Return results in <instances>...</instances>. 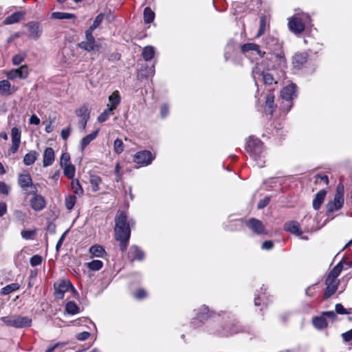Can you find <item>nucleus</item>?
Masks as SVG:
<instances>
[{"label":"nucleus","mask_w":352,"mask_h":352,"mask_svg":"<svg viewBox=\"0 0 352 352\" xmlns=\"http://www.w3.org/2000/svg\"><path fill=\"white\" fill-rule=\"evenodd\" d=\"M252 76L256 82L257 80L261 77L263 82L267 85H272L275 82L274 77L268 72H260L258 67H255L252 71Z\"/></svg>","instance_id":"ddd939ff"},{"label":"nucleus","mask_w":352,"mask_h":352,"mask_svg":"<svg viewBox=\"0 0 352 352\" xmlns=\"http://www.w3.org/2000/svg\"><path fill=\"white\" fill-rule=\"evenodd\" d=\"M34 197L30 200L31 207L36 211L41 210L45 206V201L43 197L34 194Z\"/></svg>","instance_id":"f3484780"},{"label":"nucleus","mask_w":352,"mask_h":352,"mask_svg":"<svg viewBox=\"0 0 352 352\" xmlns=\"http://www.w3.org/2000/svg\"><path fill=\"white\" fill-rule=\"evenodd\" d=\"M1 320L7 325L16 328L29 327L32 325V319L28 316L19 315L6 316Z\"/></svg>","instance_id":"f03ea898"},{"label":"nucleus","mask_w":352,"mask_h":352,"mask_svg":"<svg viewBox=\"0 0 352 352\" xmlns=\"http://www.w3.org/2000/svg\"><path fill=\"white\" fill-rule=\"evenodd\" d=\"M52 17L56 19H72L75 18V15L67 12H55L52 13Z\"/></svg>","instance_id":"e433bc0d"},{"label":"nucleus","mask_w":352,"mask_h":352,"mask_svg":"<svg viewBox=\"0 0 352 352\" xmlns=\"http://www.w3.org/2000/svg\"><path fill=\"white\" fill-rule=\"evenodd\" d=\"M343 269V261L338 263L329 273L327 278L333 280H338L337 278Z\"/></svg>","instance_id":"cd10ccee"},{"label":"nucleus","mask_w":352,"mask_h":352,"mask_svg":"<svg viewBox=\"0 0 352 352\" xmlns=\"http://www.w3.org/2000/svg\"><path fill=\"white\" fill-rule=\"evenodd\" d=\"M54 295L57 299H63L65 292L72 289L74 291L72 285L69 280H61L58 284H54Z\"/></svg>","instance_id":"1a4fd4ad"},{"label":"nucleus","mask_w":352,"mask_h":352,"mask_svg":"<svg viewBox=\"0 0 352 352\" xmlns=\"http://www.w3.org/2000/svg\"><path fill=\"white\" fill-rule=\"evenodd\" d=\"M71 131H72V129H71L70 126H69L68 127H67L65 129H62L61 138H63V140L66 141L68 139V138L71 133Z\"/></svg>","instance_id":"864d4df0"},{"label":"nucleus","mask_w":352,"mask_h":352,"mask_svg":"<svg viewBox=\"0 0 352 352\" xmlns=\"http://www.w3.org/2000/svg\"><path fill=\"white\" fill-rule=\"evenodd\" d=\"M14 215L16 219L21 222H24L26 218L25 214L21 210H15Z\"/></svg>","instance_id":"603ef678"},{"label":"nucleus","mask_w":352,"mask_h":352,"mask_svg":"<svg viewBox=\"0 0 352 352\" xmlns=\"http://www.w3.org/2000/svg\"><path fill=\"white\" fill-rule=\"evenodd\" d=\"M313 324L317 329H324L327 326V320L323 316L314 318Z\"/></svg>","instance_id":"4c0bfd02"},{"label":"nucleus","mask_w":352,"mask_h":352,"mask_svg":"<svg viewBox=\"0 0 352 352\" xmlns=\"http://www.w3.org/2000/svg\"><path fill=\"white\" fill-rule=\"evenodd\" d=\"M61 167H63L67 165H69L70 164V155L67 153H64L62 154L60 162Z\"/></svg>","instance_id":"3c124183"},{"label":"nucleus","mask_w":352,"mask_h":352,"mask_svg":"<svg viewBox=\"0 0 352 352\" xmlns=\"http://www.w3.org/2000/svg\"><path fill=\"white\" fill-rule=\"evenodd\" d=\"M339 283V280H333L328 278H326L325 284L327 287L324 294V298H328L336 293Z\"/></svg>","instance_id":"4468645a"},{"label":"nucleus","mask_w":352,"mask_h":352,"mask_svg":"<svg viewBox=\"0 0 352 352\" xmlns=\"http://www.w3.org/2000/svg\"><path fill=\"white\" fill-rule=\"evenodd\" d=\"M155 158V156L151 151L144 150L137 152L133 156V161L142 166H146L151 164Z\"/></svg>","instance_id":"0eeeda50"},{"label":"nucleus","mask_w":352,"mask_h":352,"mask_svg":"<svg viewBox=\"0 0 352 352\" xmlns=\"http://www.w3.org/2000/svg\"><path fill=\"white\" fill-rule=\"evenodd\" d=\"M104 19V14L100 13L96 16L93 24L87 30L89 32H93L97 28L100 26L102 21Z\"/></svg>","instance_id":"72a5a7b5"},{"label":"nucleus","mask_w":352,"mask_h":352,"mask_svg":"<svg viewBox=\"0 0 352 352\" xmlns=\"http://www.w3.org/2000/svg\"><path fill=\"white\" fill-rule=\"evenodd\" d=\"M309 21L308 15L303 14L302 16H294L289 19L288 26L289 30L295 34L302 33L305 28V24Z\"/></svg>","instance_id":"7ed1b4c3"},{"label":"nucleus","mask_w":352,"mask_h":352,"mask_svg":"<svg viewBox=\"0 0 352 352\" xmlns=\"http://www.w3.org/2000/svg\"><path fill=\"white\" fill-rule=\"evenodd\" d=\"M26 57L25 53H19L12 57V62L14 65H19L24 61Z\"/></svg>","instance_id":"a18cd8bd"},{"label":"nucleus","mask_w":352,"mask_h":352,"mask_svg":"<svg viewBox=\"0 0 352 352\" xmlns=\"http://www.w3.org/2000/svg\"><path fill=\"white\" fill-rule=\"evenodd\" d=\"M323 316L329 318L331 320H335V318L337 317L336 313H335L333 311L324 312Z\"/></svg>","instance_id":"774afa93"},{"label":"nucleus","mask_w":352,"mask_h":352,"mask_svg":"<svg viewBox=\"0 0 352 352\" xmlns=\"http://www.w3.org/2000/svg\"><path fill=\"white\" fill-rule=\"evenodd\" d=\"M43 258L41 256L38 254L34 255L30 260V265L32 267L38 266L41 264Z\"/></svg>","instance_id":"09e8293b"},{"label":"nucleus","mask_w":352,"mask_h":352,"mask_svg":"<svg viewBox=\"0 0 352 352\" xmlns=\"http://www.w3.org/2000/svg\"><path fill=\"white\" fill-rule=\"evenodd\" d=\"M10 190V188L4 182H0V193L3 195H8Z\"/></svg>","instance_id":"680f3d73"},{"label":"nucleus","mask_w":352,"mask_h":352,"mask_svg":"<svg viewBox=\"0 0 352 352\" xmlns=\"http://www.w3.org/2000/svg\"><path fill=\"white\" fill-rule=\"evenodd\" d=\"M85 265L92 271L100 270L103 267V263L100 260H93L91 262L85 263Z\"/></svg>","instance_id":"f704fd0d"},{"label":"nucleus","mask_w":352,"mask_h":352,"mask_svg":"<svg viewBox=\"0 0 352 352\" xmlns=\"http://www.w3.org/2000/svg\"><path fill=\"white\" fill-rule=\"evenodd\" d=\"M35 230H23L21 231V233L22 238L26 240L32 239L33 236L35 235Z\"/></svg>","instance_id":"8fccbe9b"},{"label":"nucleus","mask_w":352,"mask_h":352,"mask_svg":"<svg viewBox=\"0 0 352 352\" xmlns=\"http://www.w3.org/2000/svg\"><path fill=\"white\" fill-rule=\"evenodd\" d=\"M29 71L26 65H23L17 69H12L7 73V77L10 80H14L16 78L25 79L28 76Z\"/></svg>","instance_id":"9d476101"},{"label":"nucleus","mask_w":352,"mask_h":352,"mask_svg":"<svg viewBox=\"0 0 352 352\" xmlns=\"http://www.w3.org/2000/svg\"><path fill=\"white\" fill-rule=\"evenodd\" d=\"M270 202V198L265 197L263 199L261 200L258 204V208L261 209L265 208Z\"/></svg>","instance_id":"69168bd1"},{"label":"nucleus","mask_w":352,"mask_h":352,"mask_svg":"<svg viewBox=\"0 0 352 352\" xmlns=\"http://www.w3.org/2000/svg\"><path fill=\"white\" fill-rule=\"evenodd\" d=\"M65 311L69 314L74 315L78 313L79 308L74 302L69 301L65 305Z\"/></svg>","instance_id":"58836bf2"},{"label":"nucleus","mask_w":352,"mask_h":352,"mask_svg":"<svg viewBox=\"0 0 352 352\" xmlns=\"http://www.w3.org/2000/svg\"><path fill=\"white\" fill-rule=\"evenodd\" d=\"M155 17V13L152 10L146 7L144 10V20L146 23H151Z\"/></svg>","instance_id":"a19ab883"},{"label":"nucleus","mask_w":352,"mask_h":352,"mask_svg":"<svg viewBox=\"0 0 352 352\" xmlns=\"http://www.w3.org/2000/svg\"><path fill=\"white\" fill-rule=\"evenodd\" d=\"M269 29V23L266 16L262 15L259 21V29L256 35V38L260 37Z\"/></svg>","instance_id":"a878e982"},{"label":"nucleus","mask_w":352,"mask_h":352,"mask_svg":"<svg viewBox=\"0 0 352 352\" xmlns=\"http://www.w3.org/2000/svg\"><path fill=\"white\" fill-rule=\"evenodd\" d=\"M39 156V153L36 151H30L25 155L23 162L25 166L33 164Z\"/></svg>","instance_id":"412c9836"},{"label":"nucleus","mask_w":352,"mask_h":352,"mask_svg":"<svg viewBox=\"0 0 352 352\" xmlns=\"http://www.w3.org/2000/svg\"><path fill=\"white\" fill-rule=\"evenodd\" d=\"M144 257V252L136 245H133L130 248L128 252V258L131 261L135 260L142 261Z\"/></svg>","instance_id":"dca6fc26"},{"label":"nucleus","mask_w":352,"mask_h":352,"mask_svg":"<svg viewBox=\"0 0 352 352\" xmlns=\"http://www.w3.org/2000/svg\"><path fill=\"white\" fill-rule=\"evenodd\" d=\"M285 230L296 236H300L302 234L300 224L294 221L286 223L285 224Z\"/></svg>","instance_id":"aec40b11"},{"label":"nucleus","mask_w":352,"mask_h":352,"mask_svg":"<svg viewBox=\"0 0 352 352\" xmlns=\"http://www.w3.org/2000/svg\"><path fill=\"white\" fill-rule=\"evenodd\" d=\"M76 113L77 116L80 117V118L89 119V110L85 106H83L77 109Z\"/></svg>","instance_id":"37998d69"},{"label":"nucleus","mask_w":352,"mask_h":352,"mask_svg":"<svg viewBox=\"0 0 352 352\" xmlns=\"http://www.w3.org/2000/svg\"><path fill=\"white\" fill-rule=\"evenodd\" d=\"M274 247V243L272 241H265L262 243V249L270 250Z\"/></svg>","instance_id":"0e129e2a"},{"label":"nucleus","mask_w":352,"mask_h":352,"mask_svg":"<svg viewBox=\"0 0 352 352\" xmlns=\"http://www.w3.org/2000/svg\"><path fill=\"white\" fill-rule=\"evenodd\" d=\"M246 149L250 156L257 160L263 153V143L258 139L251 138L247 142Z\"/></svg>","instance_id":"20e7f679"},{"label":"nucleus","mask_w":352,"mask_h":352,"mask_svg":"<svg viewBox=\"0 0 352 352\" xmlns=\"http://www.w3.org/2000/svg\"><path fill=\"white\" fill-rule=\"evenodd\" d=\"M120 100L121 99L118 91H115L113 92L111 95L109 96V101L110 103V107L109 104H108L107 106L110 109L114 110L116 109L117 106L120 103Z\"/></svg>","instance_id":"bb28decb"},{"label":"nucleus","mask_w":352,"mask_h":352,"mask_svg":"<svg viewBox=\"0 0 352 352\" xmlns=\"http://www.w3.org/2000/svg\"><path fill=\"white\" fill-rule=\"evenodd\" d=\"M21 130L17 127H13L11 130L12 145L9 150L12 153H15L18 151L21 143Z\"/></svg>","instance_id":"f8f14e48"},{"label":"nucleus","mask_w":352,"mask_h":352,"mask_svg":"<svg viewBox=\"0 0 352 352\" xmlns=\"http://www.w3.org/2000/svg\"><path fill=\"white\" fill-rule=\"evenodd\" d=\"M98 133V131L96 130L82 138L80 144L81 151H83L85 148V147L96 138Z\"/></svg>","instance_id":"c756f323"},{"label":"nucleus","mask_w":352,"mask_h":352,"mask_svg":"<svg viewBox=\"0 0 352 352\" xmlns=\"http://www.w3.org/2000/svg\"><path fill=\"white\" fill-rule=\"evenodd\" d=\"M24 16V13L22 12H16L7 17L3 23L6 25L13 24L20 21Z\"/></svg>","instance_id":"b1692460"},{"label":"nucleus","mask_w":352,"mask_h":352,"mask_svg":"<svg viewBox=\"0 0 352 352\" xmlns=\"http://www.w3.org/2000/svg\"><path fill=\"white\" fill-rule=\"evenodd\" d=\"M20 288V285L16 283H13L3 287L1 290V293L3 295H8L13 292L18 290Z\"/></svg>","instance_id":"473e14b6"},{"label":"nucleus","mask_w":352,"mask_h":352,"mask_svg":"<svg viewBox=\"0 0 352 352\" xmlns=\"http://www.w3.org/2000/svg\"><path fill=\"white\" fill-rule=\"evenodd\" d=\"M246 226L257 234H267V232L263 223L255 219L251 218L245 222Z\"/></svg>","instance_id":"9b49d317"},{"label":"nucleus","mask_w":352,"mask_h":352,"mask_svg":"<svg viewBox=\"0 0 352 352\" xmlns=\"http://www.w3.org/2000/svg\"><path fill=\"white\" fill-rule=\"evenodd\" d=\"M307 62V55L303 53L296 54L293 57L292 63L294 67L300 68Z\"/></svg>","instance_id":"4be33fe9"},{"label":"nucleus","mask_w":352,"mask_h":352,"mask_svg":"<svg viewBox=\"0 0 352 352\" xmlns=\"http://www.w3.org/2000/svg\"><path fill=\"white\" fill-rule=\"evenodd\" d=\"M19 185L23 190H28L31 188L29 193L36 194L37 192L36 187L32 184L31 176L28 173L20 174L18 179Z\"/></svg>","instance_id":"6e6552de"},{"label":"nucleus","mask_w":352,"mask_h":352,"mask_svg":"<svg viewBox=\"0 0 352 352\" xmlns=\"http://www.w3.org/2000/svg\"><path fill=\"white\" fill-rule=\"evenodd\" d=\"M67 230L65 231L62 235L60 237L59 240L58 241L57 243H56V250L57 252L59 251L65 237H66V235L67 234Z\"/></svg>","instance_id":"052dcab7"},{"label":"nucleus","mask_w":352,"mask_h":352,"mask_svg":"<svg viewBox=\"0 0 352 352\" xmlns=\"http://www.w3.org/2000/svg\"><path fill=\"white\" fill-rule=\"evenodd\" d=\"M280 96L285 101L284 107H287V110H289L292 107V102L291 100L297 96L296 85L294 83H291L283 87L281 90Z\"/></svg>","instance_id":"39448f33"},{"label":"nucleus","mask_w":352,"mask_h":352,"mask_svg":"<svg viewBox=\"0 0 352 352\" xmlns=\"http://www.w3.org/2000/svg\"><path fill=\"white\" fill-rule=\"evenodd\" d=\"M326 195V191L324 190H320L316 195L313 200V208L315 210H318L323 203Z\"/></svg>","instance_id":"393cba45"},{"label":"nucleus","mask_w":352,"mask_h":352,"mask_svg":"<svg viewBox=\"0 0 352 352\" xmlns=\"http://www.w3.org/2000/svg\"><path fill=\"white\" fill-rule=\"evenodd\" d=\"M87 120H88V119H85V118H80V120H79L78 125V128L81 131H83L85 129Z\"/></svg>","instance_id":"338daca9"},{"label":"nucleus","mask_w":352,"mask_h":352,"mask_svg":"<svg viewBox=\"0 0 352 352\" xmlns=\"http://www.w3.org/2000/svg\"><path fill=\"white\" fill-rule=\"evenodd\" d=\"M89 253L92 257H103L106 255L105 250L100 245H94L89 248Z\"/></svg>","instance_id":"5701e85b"},{"label":"nucleus","mask_w":352,"mask_h":352,"mask_svg":"<svg viewBox=\"0 0 352 352\" xmlns=\"http://www.w3.org/2000/svg\"><path fill=\"white\" fill-rule=\"evenodd\" d=\"M341 336L345 342H349L352 340V329L345 333H342Z\"/></svg>","instance_id":"4d7b16f0"},{"label":"nucleus","mask_w":352,"mask_h":352,"mask_svg":"<svg viewBox=\"0 0 352 352\" xmlns=\"http://www.w3.org/2000/svg\"><path fill=\"white\" fill-rule=\"evenodd\" d=\"M64 169V175L69 179H73L75 174V167L72 164L67 165L63 167Z\"/></svg>","instance_id":"c03bdc74"},{"label":"nucleus","mask_w":352,"mask_h":352,"mask_svg":"<svg viewBox=\"0 0 352 352\" xmlns=\"http://www.w3.org/2000/svg\"><path fill=\"white\" fill-rule=\"evenodd\" d=\"M72 189L73 192L78 195H82L84 192V190L80 186L79 181L78 179H72Z\"/></svg>","instance_id":"ea45409f"},{"label":"nucleus","mask_w":352,"mask_h":352,"mask_svg":"<svg viewBox=\"0 0 352 352\" xmlns=\"http://www.w3.org/2000/svg\"><path fill=\"white\" fill-rule=\"evenodd\" d=\"M274 96L270 94L266 97L265 104L269 109H272L274 104Z\"/></svg>","instance_id":"6e6d98bb"},{"label":"nucleus","mask_w":352,"mask_h":352,"mask_svg":"<svg viewBox=\"0 0 352 352\" xmlns=\"http://www.w3.org/2000/svg\"><path fill=\"white\" fill-rule=\"evenodd\" d=\"M89 336H90V333L89 332L83 331V332L78 333L76 336V338L78 340L84 341V340H87L89 338Z\"/></svg>","instance_id":"13d9d810"},{"label":"nucleus","mask_w":352,"mask_h":352,"mask_svg":"<svg viewBox=\"0 0 352 352\" xmlns=\"http://www.w3.org/2000/svg\"><path fill=\"white\" fill-rule=\"evenodd\" d=\"M155 54V49L152 46H146L143 49L142 55L146 61L151 60Z\"/></svg>","instance_id":"7c9ffc66"},{"label":"nucleus","mask_w":352,"mask_h":352,"mask_svg":"<svg viewBox=\"0 0 352 352\" xmlns=\"http://www.w3.org/2000/svg\"><path fill=\"white\" fill-rule=\"evenodd\" d=\"M28 28L29 36L34 38L38 39L42 33V29L40 28L38 23L30 22L27 25Z\"/></svg>","instance_id":"a211bd4d"},{"label":"nucleus","mask_w":352,"mask_h":352,"mask_svg":"<svg viewBox=\"0 0 352 352\" xmlns=\"http://www.w3.org/2000/svg\"><path fill=\"white\" fill-rule=\"evenodd\" d=\"M11 84L7 80H3L0 81V94L1 95H10Z\"/></svg>","instance_id":"2f4dec72"},{"label":"nucleus","mask_w":352,"mask_h":352,"mask_svg":"<svg viewBox=\"0 0 352 352\" xmlns=\"http://www.w3.org/2000/svg\"><path fill=\"white\" fill-rule=\"evenodd\" d=\"M113 110L108 107L104 109V111L98 117V121L99 122H105L108 118L113 114Z\"/></svg>","instance_id":"79ce46f5"},{"label":"nucleus","mask_w":352,"mask_h":352,"mask_svg":"<svg viewBox=\"0 0 352 352\" xmlns=\"http://www.w3.org/2000/svg\"><path fill=\"white\" fill-rule=\"evenodd\" d=\"M135 222L129 219L127 214L122 210H118L115 217V239L120 243V249L124 252L129 245L131 236V227H133Z\"/></svg>","instance_id":"f257e3e1"},{"label":"nucleus","mask_w":352,"mask_h":352,"mask_svg":"<svg viewBox=\"0 0 352 352\" xmlns=\"http://www.w3.org/2000/svg\"><path fill=\"white\" fill-rule=\"evenodd\" d=\"M344 204V197L335 195L333 201H329L327 204V210L328 212H332L340 210Z\"/></svg>","instance_id":"2eb2a0df"},{"label":"nucleus","mask_w":352,"mask_h":352,"mask_svg":"<svg viewBox=\"0 0 352 352\" xmlns=\"http://www.w3.org/2000/svg\"><path fill=\"white\" fill-rule=\"evenodd\" d=\"M344 185L340 183L337 186L336 192L335 195L344 197Z\"/></svg>","instance_id":"bf43d9fd"},{"label":"nucleus","mask_w":352,"mask_h":352,"mask_svg":"<svg viewBox=\"0 0 352 352\" xmlns=\"http://www.w3.org/2000/svg\"><path fill=\"white\" fill-rule=\"evenodd\" d=\"M134 296L137 299H142L146 296V292L144 289H138L135 292Z\"/></svg>","instance_id":"5fc2aeb1"},{"label":"nucleus","mask_w":352,"mask_h":352,"mask_svg":"<svg viewBox=\"0 0 352 352\" xmlns=\"http://www.w3.org/2000/svg\"><path fill=\"white\" fill-rule=\"evenodd\" d=\"M251 50L256 51V53L261 56H263L265 54V52H263L260 50L259 45L255 43H246L241 47V51L244 53Z\"/></svg>","instance_id":"c85d7f7f"},{"label":"nucleus","mask_w":352,"mask_h":352,"mask_svg":"<svg viewBox=\"0 0 352 352\" xmlns=\"http://www.w3.org/2000/svg\"><path fill=\"white\" fill-rule=\"evenodd\" d=\"M43 165L44 167L51 166L54 161V151L52 148L47 147L43 152Z\"/></svg>","instance_id":"6ab92c4d"},{"label":"nucleus","mask_w":352,"mask_h":352,"mask_svg":"<svg viewBox=\"0 0 352 352\" xmlns=\"http://www.w3.org/2000/svg\"><path fill=\"white\" fill-rule=\"evenodd\" d=\"M113 148L117 154H120L123 151V143L120 139L118 138L114 141Z\"/></svg>","instance_id":"de8ad7c7"},{"label":"nucleus","mask_w":352,"mask_h":352,"mask_svg":"<svg viewBox=\"0 0 352 352\" xmlns=\"http://www.w3.org/2000/svg\"><path fill=\"white\" fill-rule=\"evenodd\" d=\"M76 201V197L75 195H69L65 198V207L68 210H72Z\"/></svg>","instance_id":"49530a36"},{"label":"nucleus","mask_w":352,"mask_h":352,"mask_svg":"<svg viewBox=\"0 0 352 352\" xmlns=\"http://www.w3.org/2000/svg\"><path fill=\"white\" fill-rule=\"evenodd\" d=\"M336 312L339 314H346L348 312L342 305L338 303L336 305Z\"/></svg>","instance_id":"e2e57ef3"},{"label":"nucleus","mask_w":352,"mask_h":352,"mask_svg":"<svg viewBox=\"0 0 352 352\" xmlns=\"http://www.w3.org/2000/svg\"><path fill=\"white\" fill-rule=\"evenodd\" d=\"M90 184L91 185V188L93 191H97L99 190V185L101 183V179L99 176L96 175H91L90 176Z\"/></svg>","instance_id":"c9c22d12"},{"label":"nucleus","mask_w":352,"mask_h":352,"mask_svg":"<svg viewBox=\"0 0 352 352\" xmlns=\"http://www.w3.org/2000/svg\"><path fill=\"white\" fill-rule=\"evenodd\" d=\"M85 34V40L79 43L78 47L87 52L98 50L100 45L96 43L93 32L86 30Z\"/></svg>","instance_id":"423d86ee"}]
</instances>
